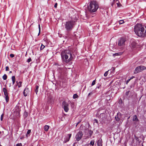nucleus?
<instances>
[{
  "label": "nucleus",
  "mask_w": 146,
  "mask_h": 146,
  "mask_svg": "<svg viewBox=\"0 0 146 146\" xmlns=\"http://www.w3.org/2000/svg\"><path fill=\"white\" fill-rule=\"evenodd\" d=\"M134 31L137 36L144 37L146 36V29L145 30L144 27L140 24L136 25L134 28Z\"/></svg>",
  "instance_id": "obj_1"
},
{
  "label": "nucleus",
  "mask_w": 146,
  "mask_h": 146,
  "mask_svg": "<svg viewBox=\"0 0 146 146\" xmlns=\"http://www.w3.org/2000/svg\"><path fill=\"white\" fill-rule=\"evenodd\" d=\"M62 59L63 62H68L73 59L72 55L69 50H65L61 53Z\"/></svg>",
  "instance_id": "obj_2"
},
{
  "label": "nucleus",
  "mask_w": 146,
  "mask_h": 146,
  "mask_svg": "<svg viewBox=\"0 0 146 146\" xmlns=\"http://www.w3.org/2000/svg\"><path fill=\"white\" fill-rule=\"evenodd\" d=\"M99 7L97 2L95 1H91L89 2L88 6V9L90 13L96 12Z\"/></svg>",
  "instance_id": "obj_3"
},
{
  "label": "nucleus",
  "mask_w": 146,
  "mask_h": 146,
  "mask_svg": "<svg viewBox=\"0 0 146 146\" xmlns=\"http://www.w3.org/2000/svg\"><path fill=\"white\" fill-rule=\"evenodd\" d=\"M76 21V19H71V20H68L64 23L65 28L67 31H70L72 29Z\"/></svg>",
  "instance_id": "obj_4"
},
{
  "label": "nucleus",
  "mask_w": 146,
  "mask_h": 146,
  "mask_svg": "<svg viewBox=\"0 0 146 146\" xmlns=\"http://www.w3.org/2000/svg\"><path fill=\"white\" fill-rule=\"evenodd\" d=\"M83 134L82 131H80L77 133L75 136L76 140L79 141L82 138Z\"/></svg>",
  "instance_id": "obj_5"
},
{
  "label": "nucleus",
  "mask_w": 146,
  "mask_h": 146,
  "mask_svg": "<svg viewBox=\"0 0 146 146\" xmlns=\"http://www.w3.org/2000/svg\"><path fill=\"white\" fill-rule=\"evenodd\" d=\"M3 91L4 95V98L6 100V102H8L9 101V97L8 96V94L7 90L5 88H3Z\"/></svg>",
  "instance_id": "obj_6"
},
{
  "label": "nucleus",
  "mask_w": 146,
  "mask_h": 146,
  "mask_svg": "<svg viewBox=\"0 0 146 146\" xmlns=\"http://www.w3.org/2000/svg\"><path fill=\"white\" fill-rule=\"evenodd\" d=\"M62 107L64 108V111L67 112L69 110L68 104L65 101H64L62 102Z\"/></svg>",
  "instance_id": "obj_7"
},
{
  "label": "nucleus",
  "mask_w": 146,
  "mask_h": 146,
  "mask_svg": "<svg viewBox=\"0 0 146 146\" xmlns=\"http://www.w3.org/2000/svg\"><path fill=\"white\" fill-rule=\"evenodd\" d=\"M126 39L125 38H121L118 40V44L119 46H123L125 44V42L126 41Z\"/></svg>",
  "instance_id": "obj_8"
},
{
  "label": "nucleus",
  "mask_w": 146,
  "mask_h": 146,
  "mask_svg": "<svg viewBox=\"0 0 146 146\" xmlns=\"http://www.w3.org/2000/svg\"><path fill=\"white\" fill-rule=\"evenodd\" d=\"M71 134H69L67 136H66L64 138V141H63L64 143H66L68 141L71 136Z\"/></svg>",
  "instance_id": "obj_9"
},
{
  "label": "nucleus",
  "mask_w": 146,
  "mask_h": 146,
  "mask_svg": "<svg viewBox=\"0 0 146 146\" xmlns=\"http://www.w3.org/2000/svg\"><path fill=\"white\" fill-rule=\"evenodd\" d=\"M29 92L30 90L29 88L27 87H26L23 91V94L25 96H26L28 94H29Z\"/></svg>",
  "instance_id": "obj_10"
},
{
  "label": "nucleus",
  "mask_w": 146,
  "mask_h": 146,
  "mask_svg": "<svg viewBox=\"0 0 146 146\" xmlns=\"http://www.w3.org/2000/svg\"><path fill=\"white\" fill-rule=\"evenodd\" d=\"M121 117V114L120 112L117 113V115L115 117V119L117 121H119Z\"/></svg>",
  "instance_id": "obj_11"
},
{
  "label": "nucleus",
  "mask_w": 146,
  "mask_h": 146,
  "mask_svg": "<svg viewBox=\"0 0 146 146\" xmlns=\"http://www.w3.org/2000/svg\"><path fill=\"white\" fill-rule=\"evenodd\" d=\"M141 71L140 66L137 67L134 71L135 74H136Z\"/></svg>",
  "instance_id": "obj_12"
},
{
  "label": "nucleus",
  "mask_w": 146,
  "mask_h": 146,
  "mask_svg": "<svg viewBox=\"0 0 146 146\" xmlns=\"http://www.w3.org/2000/svg\"><path fill=\"white\" fill-rule=\"evenodd\" d=\"M16 86H18V87L20 88L21 86V84L22 82L21 81L18 82V81H16Z\"/></svg>",
  "instance_id": "obj_13"
},
{
  "label": "nucleus",
  "mask_w": 146,
  "mask_h": 146,
  "mask_svg": "<svg viewBox=\"0 0 146 146\" xmlns=\"http://www.w3.org/2000/svg\"><path fill=\"white\" fill-rule=\"evenodd\" d=\"M11 79L13 82V85L15 84L16 80L15 76H13L12 77Z\"/></svg>",
  "instance_id": "obj_14"
},
{
  "label": "nucleus",
  "mask_w": 146,
  "mask_h": 146,
  "mask_svg": "<svg viewBox=\"0 0 146 146\" xmlns=\"http://www.w3.org/2000/svg\"><path fill=\"white\" fill-rule=\"evenodd\" d=\"M136 43L134 41L132 42L131 44V46L133 48H134L136 46Z\"/></svg>",
  "instance_id": "obj_15"
},
{
  "label": "nucleus",
  "mask_w": 146,
  "mask_h": 146,
  "mask_svg": "<svg viewBox=\"0 0 146 146\" xmlns=\"http://www.w3.org/2000/svg\"><path fill=\"white\" fill-rule=\"evenodd\" d=\"M49 128V126L48 125H45L44 127V130L46 131H47Z\"/></svg>",
  "instance_id": "obj_16"
},
{
  "label": "nucleus",
  "mask_w": 146,
  "mask_h": 146,
  "mask_svg": "<svg viewBox=\"0 0 146 146\" xmlns=\"http://www.w3.org/2000/svg\"><path fill=\"white\" fill-rule=\"evenodd\" d=\"M98 146H102V144L101 142V140H99L97 142Z\"/></svg>",
  "instance_id": "obj_17"
},
{
  "label": "nucleus",
  "mask_w": 146,
  "mask_h": 146,
  "mask_svg": "<svg viewBox=\"0 0 146 146\" xmlns=\"http://www.w3.org/2000/svg\"><path fill=\"white\" fill-rule=\"evenodd\" d=\"M133 120L134 121H138L139 120L136 115H135L133 118Z\"/></svg>",
  "instance_id": "obj_18"
},
{
  "label": "nucleus",
  "mask_w": 146,
  "mask_h": 146,
  "mask_svg": "<svg viewBox=\"0 0 146 146\" xmlns=\"http://www.w3.org/2000/svg\"><path fill=\"white\" fill-rule=\"evenodd\" d=\"M115 3L117 4L118 7H119L121 5L119 2L117 0H115Z\"/></svg>",
  "instance_id": "obj_19"
},
{
  "label": "nucleus",
  "mask_w": 146,
  "mask_h": 146,
  "mask_svg": "<svg viewBox=\"0 0 146 146\" xmlns=\"http://www.w3.org/2000/svg\"><path fill=\"white\" fill-rule=\"evenodd\" d=\"M35 87H36V89L35 90V92L36 93V94H37V93L38 91V86L37 85Z\"/></svg>",
  "instance_id": "obj_20"
},
{
  "label": "nucleus",
  "mask_w": 146,
  "mask_h": 146,
  "mask_svg": "<svg viewBox=\"0 0 146 146\" xmlns=\"http://www.w3.org/2000/svg\"><path fill=\"white\" fill-rule=\"evenodd\" d=\"M28 113L26 111L24 112V116L25 118L28 115Z\"/></svg>",
  "instance_id": "obj_21"
},
{
  "label": "nucleus",
  "mask_w": 146,
  "mask_h": 146,
  "mask_svg": "<svg viewBox=\"0 0 146 146\" xmlns=\"http://www.w3.org/2000/svg\"><path fill=\"white\" fill-rule=\"evenodd\" d=\"M115 69L114 67H112L110 69V72L111 73L114 72L115 71Z\"/></svg>",
  "instance_id": "obj_22"
},
{
  "label": "nucleus",
  "mask_w": 146,
  "mask_h": 146,
  "mask_svg": "<svg viewBox=\"0 0 146 146\" xmlns=\"http://www.w3.org/2000/svg\"><path fill=\"white\" fill-rule=\"evenodd\" d=\"M7 76L6 74H4L3 76V79L5 80L7 79Z\"/></svg>",
  "instance_id": "obj_23"
},
{
  "label": "nucleus",
  "mask_w": 146,
  "mask_h": 146,
  "mask_svg": "<svg viewBox=\"0 0 146 146\" xmlns=\"http://www.w3.org/2000/svg\"><path fill=\"white\" fill-rule=\"evenodd\" d=\"M73 97L74 99H76L78 98V96L77 94H74Z\"/></svg>",
  "instance_id": "obj_24"
},
{
  "label": "nucleus",
  "mask_w": 146,
  "mask_h": 146,
  "mask_svg": "<svg viewBox=\"0 0 146 146\" xmlns=\"http://www.w3.org/2000/svg\"><path fill=\"white\" fill-rule=\"evenodd\" d=\"M88 133L90 135V136L91 137L93 133V131L91 130H89L88 131Z\"/></svg>",
  "instance_id": "obj_25"
},
{
  "label": "nucleus",
  "mask_w": 146,
  "mask_h": 146,
  "mask_svg": "<svg viewBox=\"0 0 146 146\" xmlns=\"http://www.w3.org/2000/svg\"><path fill=\"white\" fill-rule=\"evenodd\" d=\"M121 53H117L115 54H113V55L114 56H116L120 55L121 54Z\"/></svg>",
  "instance_id": "obj_26"
},
{
  "label": "nucleus",
  "mask_w": 146,
  "mask_h": 146,
  "mask_svg": "<svg viewBox=\"0 0 146 146\" xmlns=\"http://www.w3.org/2000/svg\"><path fill=\"white\" fill-rule=\"evenodd\" d=\"M140 66V68L141 69V70H145L146 69V67L143 66Z\"/></svg>",
  "instance_id": "obj_27"
},
{
  "label": "nucleus",
  "mask_w": 146,
  "mask_h": 146,
  "mask_svg": "<svg viewBox=\"0 0 146 146\" xmlns=\"http://www.w3.org/2000/svg\"><path fill=\"white\" fill-rule=\"evenodd\" d=\"M94 140H92L90 142V144L92 146H93L94 145Z\"/></svg>",
  "instance_id": "obj_28"
},
{
  "label": "nucleus",
  "mask_w": 146,
  "mask_h": 146,
  "mask_svg": "<svg viewBox=\"0 0 146 146\" xmlns=\"http://www.w3.org/2000/svg\"><path fill=\"white\" fill-rule=\"evenodd\" d=\"M45 47V46L42 44L40 47V50H41L43 49Z\"/></svg>",
  "instance_id": "obj_29"
},
{
  "label": "nucleus",
  "mask_w": 146,
  "mask_h": 146,
  "mask_svg": "<svg viewBox=\"0 0 146 146\" xmlns=\"http://www.w3.org/2000/svg\"><path fill=\"white\" fill-rule=\"evenodd\" d=\"M110 70H109L108 71H106L104 74V76L105 77L108 74V72L110 71Z\"/></svg>",
  "instance_id": "obj_30"
},
{
  "label": "nucleus",
  "mask_w": 146,
  "mask_h": 146,
  "mask_svg": "<svg viewBox=\"0 0 146 146\" xmlns=\"http://www.w3.org/2000/svg\"><path fill=\"white\" fill-rule=\"evenodd\" d=\"M124 22L123 21V20H120L119 21V24H122L123 23H124Z\"/></svg>",
  "instance_id": "obj_31"
},
{
  "label": "nucleus",
  "mask_w": 146,
  "mask_h": 146,
  "mask_svg": "<svg viewBox=\"0 0 146 146\" xmlns=\"http://www.w3.org/2000/svg\"><path fill=\"white\" fill-rule=\"evenodd\" d=\"M96 83V81L95 80H94L92 82V86H93Z\"/></svg>",
  "instance_id": "obj_32"
},
{
  "label": "nucleus",
  "mask_w": 146,
  "mask_h": 146,
  "mask_svg": "<svg viewBox=\"0 0 146 146\" xmlns=\"http://www.w3.org/2000/svg\"><path fill=\"white\" fill-rule=\"evenodd\" d=\"M93 92H91L89 93L88 95V96L89 97L90 95H92L93 94Z\"/></svg>",
  "instance_id": "obj_33"
},
{
  "label": "nucleus",
  "mask_w": 146,
  "mask_h": 146,
  "mask_svg": "<svg viewBox=\"0 0 146 146\" xmlns=\"http://www.w3.org/2000/svg\"><path fill=\"white\" fill-rule=\"evenodd\" d=\"M16 146H22V143H19L17 144L16 145Z\"/></svg>",
  "instance_id": "obj_34"
},
{
  "label": "nucleus",
  "mask_w": 146,
  "mask_h": 146,
  "mask_svg": "<svg viewBox=\"0 0 146 146\" xmlns=\"http://www.w3.org/2000/svg\"><path fill=\"white\" fill-rule=\"evenodd\" d=\"M31 133V129H29L28 130L27 132V134H29Z\"/></svg>",
  "instance_id": "obj_35"
},
{
  "label": "nucleus",
  "mask_w": 146,
  "mask_h": 146,
  "mask_svg": "<svg viewBox=\"0 0 146 146\" xmlns=\"http://www.w3.org/2000/svg\"><path fill=\"white\" fill-rule=\"evenodd\" d=\"M32 60H31V58H29L27 60V62H30Z\"/></svg>",
  "instance_id": "obj_36"
},
{
  "label": "nucleus",
  "mask_w": 146,
  "mask_h": 146,
  "mask_svg": "<svg viewBox=\"0 0 146 146\" xmlns=\"http://www.w3.org/2000/svg\"><path fill=\"white\" fill-rule=\"evenodd\" d=\"M3 114H2L1 116V121H2L3 119Z\"/></svg>",
  "instance_id": "obj_37"
},
{
  "label": "nucleus",
  "mask_w": 146,
  "mask_h": 146,
  "mask_svg": "<svg viewBox=\"0 0 146 146\" xmlns=\"http://www.w3.org/2000/svg\"><path fill=\"white\" fill-rule=\"evenodd\" d=\"M129 91H128L126 93H125V95L126 96H128L129 94Z\"/></svg>",
  "instance_id": "obj_38"
},
{
  "label": "nucleus",
  "mask_w": 146,
  "mask_h": 146,
  "mask_svg": "<svg viewBox=\"0 0 146 146\" xmlns=\"http://www.w3.org/2000/svg\"><path fill=\"white\" fill-rule=\"evenodd\" d=\"M9 70V68L8 66H6L5 68V70L6 71H8Z\"/></svg>",
  "instance_id": "obj_39"
},
{
  "label": "nucleus",
  "mask_w": 146,
  "mask_h": 146,
  "mask_svg": "<svg viewBox=\"0 0 146 146\" xmlns=\"http://www.w3.org/2000/svg\"><path fill=\"white\" fill-rule=\"evenodd\" d=\"M115 4V0H113V2L111 3V6H113L114 4Z\"/></svg>",
  "instance_id": "obj_40"
},
{
  "label": "nucleus",
  "mask_w": 146,
  "mask_h": 146,
  "mask_svg": "<svg viewBox=\"0 0 146 146\" xmlns=\"http://www.w3.org/2000/svg\"><path fill=\"white\" fill-rule=\"evenodd\" d=\"M130 80V79H128V80H127L126 81V82H125V83H126V84H128V83L129 82Z\"/></svg>",
  "instance_id": "obj_41"
},
{
  "label": "nucleus",
  "mask_w": 146,
  "mask_h": 146,
  "mask_svg": "<svg viewBox=\"0 0 146 146\" xmlns=\"http://www.w3.org/2000/svg\"><path fill=\"white\" fill-rule=\"evenodd\" d=\"M10 56L11 58H13L14 56V55L13 54H11Z\"/></svg>",
  "instance_id": "obj_42"
},
{
  "label": "nucleus",
  "mask_w": 146,
  "mask_h": 146,
  "mask_svg": "<svg viewBox=\"0 0 146 146\" xmlns=\"http://www.w3.org/2000/svg\"><path fill=\"white\" fill-rule=\"evenodd\" d=\"M57 3H56L54 4V6L55 8H56L57 7Z\"/></svg>",
  "instance_id": "obj_43"
},
{
  "label": "nucleus",
  "mask_w": 146,
  "mask_h": 146,
  "mask_svg": "<svg viewBox=\"0 0 146 146\" xmlns=\"http://www.w3.org/2000/svg\"><path fill=\"white\" fill-rule=\"evenodd\" d=\"M81 121H79L76 124V127L77 125L81 122Z\"/></svg>",
  "instance_id": "obj_44"
},
{
  "label": "nucleus",
  "mask_w": 146,
  "mask_h": 146,
  "mask_svg": "<svg viewBox=\"0 0 146 146\" xmlns=\"http://www.w3.org/2000/svg\"><path fill=\"white\" fill-rule=\"evenodd\" d=\"M38 29H39V31H40V24L38 25Z\"/></svg>",
  "instance_id": "obj_45"
},
{
  "label": "nucleus",
  "mask_w": 146,
  "mask_h": 146,
  "mask_svg": "<svg viewBox=\"0 0 146 146\" xmlns=\"http://www.w3.org/2000/svg\"><path fill=\"white\" fill-rule=\"evenodd\" d=\"M135 78L134 76H132L130 78V79H130V80H131V79H133V78Z\"/></svg>",
  "instance_id": "obj_46"
},
{
  "label": "nucleus",
  "mask_w": 146,
  "mask_h": 146,
  "mask_svg": "<svg viewBox=\"0 0 146 146\" xmlns=\"http://www.w3.org/2000/svg\"><path fill=\"white\" fill-rule=\"evenodd\" d=\"M77 143L76 142H75L73 144V146H75V145Z\"/></svg>",
  "instance_id": "obj_47"
},
{
  "label": "nucleus",
  "mask_w": 146,
  "mask_h": 146,
  "mask_svg": "<svg viewBox=\"0 0 146 146\" xmlns=\"http://www.w3.org/2000/svg\"><path fill=\"white\" fill-rule=\"evenodd\" d=\"M40 31H39V33H38V36L40 35Z\"/></svg>",
  "instance_id": "obj_48"
},
{
  "label": "nucleus",
  "mask_w": 146,
  "mask_h": 146,
  "mask_svg": "<svg viewBox=\"0 0 146 146\" xmlns=\"http://www.w3.org/2000/svg\"><path fill=\"white\" fill-rule=\"evenodd\" d=\"M95 121H96V122L97 123L98 122V120H97L96 119H95Z\"/></svg>",
  "instance_id": "obj_49"
},
{
  "label": "nucleus",
  "mask_w": 146,
  "mask_h": 146,
  "mask_svg": "<svg viewBox=\"0 0 146 146\" xmlns=\"http://www.w3.org/2000/svg\"><path fill=\"white\" fill-rule=\"evenodd\" d=\"M12 72L11 71H10L9 72V73H12Z\"/></svg>",
  "instance_id": "obj_50"
},
{
  "label": "nucleus",
  "mask_w": 146,
  "mask_h": 146,
  "mask_svg": "<svg viewBox=\"0 0 146 146\" xmlns=\"http://www.w3.org/2000/svg\"><path fill=\"white\" fill-rule=\"evenodd\" d=\"M11 86V84H9V87H10Z\"/></svg>",
  "instance_id": "obj_51"
},
{
  "label": "nucleus",
  "mask_w": 146,
  "mask_h": 146,
  "mask_svg": "<svg viewBox=\"0 0 146 146\" xmlns=\"http://www.w3.org/2000/svg\"><path fill=\"white\" fill-rule=\"evenodd\" d=\"M136 137H136L135 136V138Z\"/></svg>",
  "instance_id": "obj_52"
},
{
  "label": "nucleus",
  "mask_w": 146,
  "mask_h": 146,
  "mask_svg": "<svg viewBox=\"0 0 146 146\" xmlns=\"http://www.w3.org/2000/svg\"><path fill=\"white\" fill-rule=\"evenodd\" d=\"M1 133V132L0 131V133Z\"/></svg>",
  "instance_id": "obj_53"
}]
</instances>
